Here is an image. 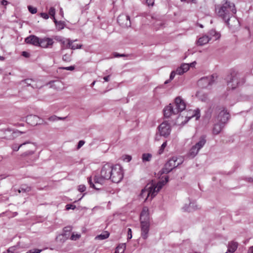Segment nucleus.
I'll use <instances>...</instances> for the list:
<instances>
[{
    "label": "nucleus",
    "instance_id": "obj_17",
    "mask_svg": "<svg viewBox=\"0 0 253 253\" xmlns=\"http://www.w3.org/2000/svg\"><path fill=\"white\" fill-rule=\"evenodd\" d=\"M40 121V118L36 115H30L26 117V122L32 126H36L42 124Z\"/></svg>",
    "mask_w": 253,
    "mask_h": 253
},
{
    "label": "nucleus",
    "instance_id": "obj_38",
    "mask_svg": "<svg viewBox=\"0 0 253 253\" xmlns=\"http://www.w3.org/2000/svg\"><path fill=\"white\" fill-rule=\"evenodd\" d=\"M59 42H61V43L64 45V48H66V46L68 44V42H71V40L70 39H60Z\"/></svg>",
    "mask_w": 253,
    "mask_h": 253
},
{
    "label": "nucleus",
    "instance_id": "obj_55",
    "mask_svg": "<svg viewBox=\"0 0 253 253\" xmlns=\"http://www.w3.org/2000/svg\"><path fill=\"white\" fill-rule=\"evenodd\" d=\"M15 249L16 247L15 246H13L9 248L7 250L9 252H10V253H13L15 250Z\"/></svg>",
    "mask_w": 253,
    "mask_h": 253
},
{
    "label": "nucleus",
    "instance_id": "obj_19",
    "mask_svg": "<svg viewBox=\"0 0 253 253\" xmlns=\"http://www.w3.org/2000/svg\"><path fill=\"white\" fill-rule=\"evenodd\" d=\"M40 39L35 35H30L25 39V42L35 46H39Z\"/></svg>",
    "mask_w": 253,
    "mask_h": 253
},
{
    "label": "nucleus",
    "instance_id": "obj_63",
    "mask_svg": "<svg viewBox=\"0 0 253 253\" xmlns=\"http://www.w3.org/2000/svg\"><path fill=\"white\" fill-rule=\"evenodd\" d=\"M60 14L61 15V16H63V10L62 8H60Z\"/></svg>",
    "mask_w": 253,
    "mask_h": 253
},
{
    "label": "nucleus",
    "instance_id": "obj_56",
    "mask_svg": "<svg viewBox=\"0 0 253 253\" xmlns=\"http://www.w3.org/2000/svg\"><path fill=\"white\" fill-rule=\"evenodd\" d=\"M22 55L23 56L25 57H29V53H28L26 51H23L22 53Z\"/></svg>",
    "mask_w": 253,
    "mask_h": 253
},
{
    "label": "nucleus",
    "instance_id": "obj_52",
    "mask_svg": "<svg viewBox=\"0 0 253 253\" xmlns=\"http://www.w3.org/2000/svg\"><path fill=\"white\" fill-rule=\"evenodd\" d=\"M40 15L44 19H47L49 18L48 14L46 13H41Z\"/></svg>",
    "mask_w": 253,
    "mask_h": 253
},
{
    "label": "nucleus",
    "instance_id": "obj_28",
    "mask_svg": "<svg viewBox=\"0 0 253 253\" xmlns=\"http://www.w3.org/2000/svg\"><path fill=\"white\" fill-rule=\"evenodd\" d=\"M238 244L236 242H232L230 243L228 246V252L229 253H234L237 249Z\"/></svg>",
    "mask_w": 253,
    "mask_h": 253
},
{
    "label": "nucleus",
    "instance_id": "obj_64",
    "mask_svg": "<svg viewBox=\"0 0 253 253\" xmlns=\"http://www.w3.org/2000/svg\"><path fill=\"white\" fill-rule=\"evenodd\" d=\"M4 60V57H3V56H0V60L3 61Z\"/></svg>",
    "mask_w": 253,
    "mask_h": 253
},
{
    "label": "nucleus",
    "instance_id": "obj_30",
    "mask_svg": "<svg viewBox=\"0 0 253 253\" xmlns=\"http://www.w3.org/2000/svg\"><path fill=\"white\" fill-rule=\"evenodd\" d=\"M109 236V233L107 231H104L100 235L95 237V239L102 240L108 238Z\"/></svg>",
    "mask_w": 253,
    "mask_h": 253
},
{
    "label": "nucleus",
    "instance_id": "obj_31",
    "mask_svg": "<svg viewBox=\"0 0 253 253\" xmlns=\"http://www.w3.org/2000/svg\"><path fill=\"white\" fill-rule=\"evenodd\" d=\"M152 158V155L149 153H145L142 155V160L143 162H149Z\"/></svg>",
    "mask_w": 253,
    "mask_h": 253
},
{
    "label": "nucleus",
    "instance_id": "obj_25",
    "mask_svg": "<svg viewBox=\"0 0 253 253\" xmlns=\"http://www.w3.org/2000/svg\"><path fill=\"white\" fill-rule=\"evenodd\" d=\"M210 41V38L207 35H204L200 38L197 41V44L198 45H203L209 42Z\"/></svg>",
    "mask_w": 253,
    "mask_h": 253
},
{
    "label": "nucleus",
    "instance_id": "obj_36",
    "mask_svg": "<svg viewBox=\"0 0 253 253\" xmlns=\"http://www.w3.org/2000/svg\"><path fill=\"white\" fill-rule=\"evenodd\" d=\"M33 82V81L30 79H27L25 80L22 81V83L25 84H27V85H31L33 87H34L33 85L32 84V83Z\"/></svg>",
    "mask_w": 253,
    "mask_h": 253
},
{
    "label": "nucleus",
    "instance_id": "obj_60",
    "mask_svg": "<svg viewBox=\"0 0 253 253\" xmlns=\"http://www.w3.org/2000/svg\"><path fill=\"white\" fill-rule=\"evenodd\" d=\"M181 0L182 1H186L187 2H195V0Z\"/></svg>",
    "mask_w": 253,
    "mask_h": 253
},
{
    "label": "nucleus",
    "instance_id": "obj_48",
    "mask_svg": "<svg viewBox=\"0 0 253 253\" xmlns=\"http://www.w3.org/2000/svg\"><path fill=\"white\" fill-rule=\"evenodd\" d=\"M41 252V250L33 249V250H31L29 251L26 253H40Z\"/></svg>",
    "mask_w": 253,
    "mask_h": 253
},
{
    "label": "nucleus",
    "instance_id": "obj_58",
    "mask_svg": "<svg viewBox=\"0 0 253 253\" xmlns=\"http://www.w3.org/2000/svg\"><path fill=\"white\" fill-rule=\"evenodd\" d=\"M109 79H110V75H108V76H105L103 78V79L104 80V81L105 82H108L109 81Z\"/></svg>",
    "mask_w": 253,
    "mask_h": 253
},
{
    "label": "nucleus",
    "instance_id": "obj_21",
    "mask_svg": "<svg viewBox=\"0 0 253 253\" xmlns=\"http://www.w3.org/2000/svg\"><path fill=\"white\" fill-rule=\"evenodd\" d=\"M23 132L22 131L16 130H12L10 129H8L5 131L6 137L7 139H13L19 134H22Z\"/></svg>",
    "mask_w": 253,
    "mask_h": 253
},
{
    "label": "nucleus",
    "instance_id": "obj_35",
    "mask_svg": "<svg viewBox=\"0 0 253 253\" xmlns=\"http://www.w3.org/2000/svg\"><path fill=\"white\" fill-rule=\"evenodd\" d=\"M196 117V120H198L200 117V110L199 109L195 110L193 111V114L191 117Z\"/></svg>",
    "mask_w": 253,
    "mask_h": 253
},
{
    "label": "nucleus",
    "instance_id": "obj_11",
    "mask_svg": "<svg viewBox=\"0 0 253 253\" xmlns=\"http://www.w3.org/2000/svg\"><path fill=\"white\" fill-rule=\"evenodd\" d=\"M117 21L123 27H129L131 26L130 17L127 15L122 14L119 15Z\"/></svg>",
    "mask_w": 253,
    "mask_h": 253
},
{
    "label": "nucleus",
    "instance_id": "obj_57",
    "mask_svg": "<svg viewBox=\"0 0 253 253\" xmlns=\"http://www.w3.org/2000/svg\"><path fill=\"white\" fill-rule=\"evenodd\" d=\"M196 64V62L195 61H194L192 63H191L190 64H189V68L191 67H193L195 66Z\"/></svg>",
    "mask_w": 253,
    "mask_h": 253
},
{
    "label": "nucleus",
    "instance_id": "obj_46",
    "mask_svg": "<svg viewBox=\"0 0 253 253\" xmlns=\"http://www.w3.org/2000/svg\"><path fill=\"white\" fill-rule=\"evenodd\" d=\"M86 189V187L84 185H80L78 187V190L81 192H84Z\"/></svg>",
    "mask_w": 253,
    "mask_h": 253
},
{
    "label": "nucleus",
    "instance_id": "obj_18",
    "mask_svg": "<svg viewBox=\"0 0 253 253\" xmlns=\"http://www.w3.org/2000/svg\"><path fill=\"white\" fill-rule=\"evenodd\" d=\"M199 209L195 201H190L188 205L185 204L182 208L184 211L192 212Z\"/></svg>",
    "mask_w": 253,
    "mask_h": 253
},
{
    "label": "nucleus",
    "instance_id": "obj_5",
    "mask_svg": "<svg viewBox=\"0 0 253 253\" xmlns=\"http://www.w3.org/2000/svg\"><path fill=\"white\" fill-rule=\"evenodd\" d=\"M207 142L206 136L202 135L199 138V139L195 145L192 146L191 149L189 150L188 153V157L190 158H194L199 153L200 149H201L204 145L206 144Z\"/></svg>",
    "mask_w": 253,
    "mask_h": 253
},
{
    "label": "nucleus",
    "instance_id": "obj_59",
    "mask_svg": "<svg viewBox=\"0 0 253 253\" xmlns=\"http://www.w3.org/2000/svg\"><path fill=\"white\" fill-rule=\"evenodd\" d=\"M1 4L3 5H6L7 4V1L6 0H2L1 1Z\"/></svg>",
    "mask_w": 253,
    "mask_h": 253
},
{
    "label": "nucleus",
    "instance_id": "obj_33",
    "mask_svg": "<svg viewBox=\"0 0 253 253\" xmlns=\"http://www.w3.org/2000/svg\"><path fill=\"white\" fill-rule=\"evenodd\" d=\"M126 249V244H122L121 245H119L116 248V250L117 251H119L121 252V253H124V251Z\"/></svg>",
    "mask_w": 253,
    "mask_h": 253
},
{
    "label": "nucleus",
    "instance_id": "obj_32",
    "mask_svg": "<svg viewBox=\"0 0 253 253\" xmlns=\"http://www.w3.org/2000/svg\"><path fill=\"white\" fill-rule=\"evenodd\" d=\"M53 21L56 25V27L59 30H61L64 28V24L62 22H61V21L58 22L56 19H54V20H53Z\"/></svg>",
    "mask_w": 253,
    "mask_h": 253
},
{
    "label": "nucleus",
    "instance_id": "obj_27",
    "mask_svg": "<svg viewBox=\"0 0 253 253\" xmlns=\"http://www.w3.org/2000/svg\"><path fill=\"white\" fill-rule=\"evenodd\" d=\"M196 95L202 101L206 102L208 100L207 95L201 91H198Z\"/></svg>",
    "mask_w": 253,
    "mask_h": 253
},
{
    "label": "nucleus",
    "instance_id": "obj_37",
    "mask_svg": "<svg viewBox=\"0 0 253 253\" xmlns=\"http://www.w3.org/2000/svg\"><path fill=\"white\" fill-rule=\"evenodd\" d=\"M63 61L66 62H69L71 60V55L70 54H64L62 57Z\"/></svg>",
    "mask_w": 253,
    "mask_h": 253
},
{
    "label": "nucleus",
    "instance_id": "obj_34",
    "mask_svg": "<svg viewBox=\"0 0 253 253\" xmlns=\"http://www.w3.org/2000/svg\"><path fill=\"white\" fill-rule=\"evenodd\" d=\"M48 14H49L51 17L53 18V20L55 19V9L54 7H51L49 8L48 11Z\"/></svg>",
    "mask_w": 253,
    "mask_h": 253
},
{
    "label": "nucleus",
    "instance_id": "obj_3",
    "mask_svg": "<svg viewBox=\"0 0 253 253\" xmlns=\"http://www.w3.org/2000/svg\"><path fill=\"white\" fill-rule=\"evenodd\" d=\"M227 85L229 88L233 89L238 85L242 84L245 82L243 76L239 73L233 71L227 78Z\"/></svg>",
    "mask_w": 253,
    "mask_h": 253
},
{
    "label": "nucleus",
    "instance_id": "obj_13",
    "mask_svg": "<svg viewBox=\"0 0 253 253\" xmlns=\"http://www.w3.org/2000/svg\"><path fill=\"white\" fill-rule=\"evenodd\" d=\"M53 43L54 41L53 39L49 38L44 37L43 38L40 39L39 46L44 48H51Z\"/></svg>",
    "mask_w": 253,
    "mask_h": 253
},
{
    "label": "nucleus",
    "instance_id": "obj_29",
    "mask_svg": "<svg viewBox=\"0 0 253 253\" xmlns=\"http://www.w3.org/2000/svg\"><path fill=\"white\" fill-rule=\"evenodd\" d=\"M31 187L28 186L27 185H21L20 188L18 189V191L19 193H26L29 192L31 191Z\"/></svg>",
    "mask_w": 253,
    "mask_h": 253
},
{
    "label": "nucleus",
    "instance_id": "obj_61",
    "mask_svg": "<svg viewBox=\"0 0 253 253\" xmlns=\"http://www.w3.org/2000/svg\"><path fill=\"white\" fill-rule=\"evenodd\" d=\"M249 253H253V246L250 248L249 250Z\"/></svg>",
    "mask_w": 253,
    "mask_h": 253
},
{
    "label": "nucleus",
    "instance_id": "obj_51",
    "mask_svg": "<svg viewBox=\"0 0 253 253\" xmlns=\"http://www.w3.org/2000/svg\"><path fill=\"white\" fill-rule=\"evenodd\" d=\"M84 143L85 142H84V140H80V141H79V142H78V146H77V149H79L80 148H81L84 145Z\"/></svg>",
    "mask_w": 253,
    "mask_h": 253
},
{
    "label": "nucleus",
    "instance_id": "obj_54",
    "mask_svg": "<svg viewBox=\"0 0 253 253\" xmlns=\"http://www.w3.org/2000/svg\"><path fill=\"white\" fill-rule=\"evenodd\" d=\"M154 3V2L153 0H146V3L148 6H153Z\"/></svg>",
    "mask_w": 253,
    "mask_h": 253
},
{
    "label": "nucleus",
    "instance_id": "obj_23",
    "mask_svg": "<svg viewBox=\"0 0 253 253\" xmlns=\"http://www.w3.org/2000/svg\"><path fill=\"white\" fill-rule=\"evenodd\" d=\"M189 69V64L187 63H182L181 64L180 66L178 67L176 70V74L179 75H181L183 74L184 73L186 72Z\"/></svg>",
    "mask_w": 253,
    "mask_h": 253
},
{
    "label": "nucleus",
    "instance_id": "obj_14",
    "mask_svg": "<svg viewBox=\"0 0 253 253\" xmlns=\"http://www.w3.org/2000/svg\"><path fill=\"white\" fill-rule=\"evenodd\" d=\"M150 228V222H141V236L145 240L148 237Z\"/></svg>",
    "mask_w": 253,
    "mask_h": 253
},
{
    "label": "nucleus",
    "instance_id": "obj_26",
    "mask_svg": "<svg viewBox=\"0 0 253 253\" xmlns=\"http://www.w3.org/2000/svg\"><path fill=\"white\" fill-rule=\"evenodd\" d=\"M76 41V40H75V41ZM74 42H75V41L71 40V42H68L66 46V48H70L75 50L76 49H79L82 48V44H74Z\"/></svg>",
    "mask_w": 253,
    "mask_h": 253
},
{
    "label": "nucleus",
    "instance_id": "obj_40",
    "mask_svg": "<svg viewBox=\"0 0 253 253\" xmlns=\"http://www.w3.org/2000/svg\"><path fill=\"white\" fill-rule=\"evenodd\" d=\"M167 141H165V142H164L162 144V145H161L160 149L159 150L158 153H159V154H161L162 153H163L165 148L167 146Z\"/></svg>",
    "mask_w": 253,
    "mask_h": 253
},
{
    "label": "nucleus",
    "instance_id": "obj_16",
    "mask_svg": "<svg viewBox=\"0 0 253 253\" xmlns=\"http://www.w3.org/2000/svg\"><path fill=\"white\" fill-rule=\"evenodd\" d=\"M173 106L172 104H169L164 109V115L165 117L169 118L172 115L178 114Z\"/></svg>",
    "mask_w": 253,
    "mask_h": 253
},
{
    "label": "nucleus",
    "instance_id": "obj_62",
    "mask_svg": "<svg viewBox=\"0 0 253 253\" xmlns=\"http://www.w3.org/2000/svg\"><path fill=\"white\" fill-rule=\"evenodd\" d=\"M70 230H71V229H70V227H67L65 228V231H70Z\"/></svg>",
    "mask_w": 253,
    "mask_h": 253
},
{
    "label": "nucleus",
    "instance_id": "obj_9",
    "mask_svg": "<svg viewBox=\"0 0 253 253\" xmlns=\"http://www.w3.org/2000/svg\"><path fill=\"white\" fill-rule=\"evenodd\" d=\"M158 130L161 136L167 137L170 134L171 127L167 122L164 121L158 126Z\"/></svg>",
    "mask_w": 253,
    "mask_h": 253
},
{
    "label": "nucleus",
    "instance_id": "obj_49",
    "mask_svg": "<svg viewBox=\"0 0 253 253\" xmlns=\"http://www.w3.org/2000/svg\"><path fill=\"white\" fill-rule=\"evenodd\" d=\"M61 68L66 70L73 71L75 69V67L74 66H71L69 67H62Z\"/></svg>",
    "mask_w": 253,
    "mask_h": 253
},
{
    "label": "nucleus",
    "instance_id": "obj_15",
    "mask_svg": "<svg viewBox=\"0 0 253 253\" xmlns=\"http://www.w3.org/2000/svg\"><path fill=\"white\" fill-rule=\"evenodd\" d=\"M229 118V114L225 109H223L219 113L217 117L218 122L223 123L225 125Z\"/></svg>",
    "mask_w": 253,
    "mask_h": 253
},
{
    "label": "nucleus",
    "instance_id": "obj_10",
    "mask_svg": "<svg viewBox=\"0 0 253 253\" xmlns=\"http://www.w3.org/2000/svg\"><path fill=\"white\" fill-rule=\"evenodd\" d=\"M172 105L175 110V111L177 114L184 110L186 108L185 101L180 96L175 98L174 103L172 104Z\"/></svg>",
    "mask_w": 253,
    "mask_h": 253
},
{
    "label": "nucleus",
    "instance_id": "obj_20",
    "mask_svg": "<svg viewBox=\"0 0 253 253\" xmlns=\"http://www.w3.org/2000/svg\"><path fill=\"white\" fill-rule=\"evenodd\" d=\"M140 219L141 222H150L149 210L147 207H145L143 208L140 214Z\"/></svg>",
    "mask_w": 253,
    "mask_h": 253
},
{
    "label": "nucleus",
    "instance_id": "obj_8",
    "mask_svg": "<svg viewBox=\"0 0 253 253\" xmlns=\"http://www.w3.org/2000/svg\"><path fill=\"white\" fill-rule=\"evenodd\" d=\"M22 149L25 151L22 154V157H27L33 155L37 149V146L35 143L26 141L20 144Z\"/></svg>",
    "mask_w": 253,
    "mask_h": 253
},
{
    "label": "nucleus",
    "instance_id": "obj_50",
    "mask_svg": "<svg viewBox=\"0 0 253 253\" xmlns=\"http://www.w3.org/2000/svg\"><path fill=\"white\" fill-rule=\"evenodd\" d=\"M132 238V231L130 228L127 230V239L129 240Z\"/></svg>",
    "mask_w": 253,
    "mask_h": 253
},
{
    "label": "nucleus",
    "instance_id": "obj_53",
    "mask_svg": "<svg viewBox=\"0 0 253 253\" xmlns=\"http://www.w3.org/2000/svg\"><path fill=\"white\" fill-rule=\"evenodd\" d=\"M176 74H177L176 72V70L172 71L170 73V77H169L170 80H172L174 78Z\"/></svg>",
    "mask_w": 253,
    "mask_h": 253
},
{
    "label": "nucleus",
    "instance_id": "obj_12",
    "mask_svg": "<svg viewBox=\"0 0 253 253\" xmlns=\"http://www.w3.org/2000/svg\"><path fill=\"white\" fill-rule=\"evenodd\" d=\"M213 82L212 76L204 77L201 78L198 82L199 86L202 88H205L211 85Z\"/></svg>",
    "mask_w": 253,
    "mask_h": 253
},
{
    "label": "nucleus",
    "instance_id": "obj_43",
    "mask_svg": "<svg viewBox=\"0 0 253 253\" xmlns=\"http://www.w3.org/2000/svg\"><path fill=\"white\" fill-rule=\"evenodd\" d=\"M48 120L50 122H56L59 120L58 117L53 115L48 118Z\"/></svg>",
    "mask_w": 253,
    "mask_h": 253
},
{
    "label": "nucleus",
    "instance_id": "obj_39",
    "mask_svg": "<svg viewBox=\"0 0 253 253\" xmlns=\"http://www.w3.org/2000/svg\"><path fill=\"white\" fill-rule=\"evenodd\" d=\"M28 10L30 13L32 14H35L37 12V8L33 7L31 5H29L28 6Z\"/></svg>",
    "mask_w": 253,
    "mask_h": 253
},
{
    "label": "nucleus",
    "instance_id": "obj_45",
    "mask_svg": "<svg viewBox=\"0 0 253 253\" xmlns=\"http://www.w3.org/2000/svg\"><path fill=\"white\" fill-rule=\"evenodd\" d=\"M76 208V206L72 204H68L66 206V209L69 210L70 209L74 210Z\"/></svg>",
    "mask_w": 253,
    "mask_h": 253
},
{
    "label": "nucleus",
    "instance_id": "obj_42",
    "mask_svg": "<svg viewBox=\"0 0 253 253\" xmlns=\"http://www.w3.org/2000/svg\"><path fill=\"white\" fill-rule=\"evenodd\" d=\"M87 181H88V183L90 185V186L92 188H93L95 189H98L99 188H96L94 185V184L93 183V182L92 181V179H91V177H88L87 178Z\"/></svg>",
    "mask_w": 253,
    "mask_h": 253
},
{
    "label": "nucleus",
    "instance_id": "obj_22",
    "mask_svg": "<svg viewBox=\"0 0 253 253\" xmlns=\"http://www.w3.org/2000/svg\"><path fill=\"white\" fill-rule=\"evenodd\" d=\"M225 125L219 122L214 125L212 128V133L214 135L218 134L224 127Z\"/></svg>",
    "mask_w": 253,
    "mask_h": 253
},
{
    "label": "nucleus",
    "instance_id": "obj_24",
    "mask_svg": "<svg viewBox=\"0 0 253 253\" xmlns=\"http://www.w3.org/2000/svg\"><path fill=\"white\" fill-rule=\"evenodd\" d=\"M209 37L210 38V41L211 39H213L214 41H216L219 39L220 38V34L219 33L216 32L215 30H211L209 33Z\"/></svg>",
    "mask_w": 253,
    "mask_h": 253
},
{
    "label": "nucleus",
    "instance_id": "obj_7",
    "mask_svg": "<svg viewBox=\"0 0 253 253\" xmlns=\"http://www.w3.org/2000/svg\"><path fill=\"white\" fill-rule=\"evenodd\" d=\"M181 163V161L177 162V158L176 157H172L166 163L164 168L161 170V173H168L169 172L173 169L180 165Z\"/></svg>",
    "mask_w": 253,
    "mask_h": 253
},
{
    "label": "nucleus",
    "instance_id": "obj_44",
    "mask_svg": "<svg viewBox=\"0 0 253 253\" xmlns=\"http://www.w3.org/2000/svg\"><path fill=\"white\" fill-rule=\"evenodd\" d=\"M12 148L13 151H17L19 150L20 148L22 149V146H20V144L19 145H18L17 144H14L12 146Z\"/></svg>",
    "mask_w": 253,
    "mask_h": 253
},
{
    "label": "nucleus",
    "instance_id": "obj_47",
    "mask_svg": "<svg viewBox=\"0 0 253 253\" xmlns=\"http://www.w3.org/2000/svg\"><path fill=\"white\" fill-rule=\"evenodd\" d=\"M113 55H114V57H126V56H127V55H126V54H120V53H117V52H114L113 53Z\"/></svg>",
    "mask_w": 253,
    "mask_h": 253
},
{
    "label": "nucleus",
    "instance_id": "obj_4",
    "mask_svg": "<svg viewBox=\"0 0 253 253\" xmlns=\"http://www.w3.org/2000/svg\"><path fill=\"white\" fill-rule=\"evenodd\" d=\"M112 165L106 164L104 165L100 171V176L95 175L93 178L95 183L102 184L103 180H109L111 177V171L113 168Z\"/></svg>",
    "mask_w": 253,
    "mask_h": 253
},
{
    "label": "nucleus",
    "instance_id": "obj_41",
    "mask_svg": "<svg viewBox=\"0 0 253 253\" xmlns=\"http://www.w3.org/2000/svg\"><path fill=\"white\" fill-rule=\"evenodd\" d=\"M80 237H81V235L80 234H72V235L71 236L70 239L72 240L76 241L78 239H79Z\"/></svg>",
    "mask_w": 253,
    "mask_h": 253
},
{
    "label": "nucleus",
    "instance_id": "obj_1",
    "mask_svg": "<svg viewBox=\"0 0 253 253\" xmlns=\"http://www.w3.org/2000/svg\"><path fill=\"white\" fill-rule=\"evenodd\" d=\"M215 11L218 16L224 20L226 25L230 27V19L237 12L235 4L226 1L222 5L216 6Z\"/></svg>",
    "mask_w": 253,
    "mask_h": 253
},
{
    "label": "nucleus",
    "instance_id": "obj_6",
    "mask_svg": "<svg viewBox=\"0 0 253 253\" xmlns=\"http://www.w3.org/2000/svg\"><path fill=\"white\" fill-rule=\"evenodd\" d=\"M111 180L113 182L119 183L124 177V172L122 167L119 165H115L113 166L112 170L111 171Z\"/></svg>",
    "mask_w": 253,
    "mask_h": 253
},
{
    "label": "nucleus",
    "instance_id": "obj_2",
    "mask_svg": "<svg viewBox=\"0 0 253 253\" xmlns=\"http://www.w3.org/2000/svg\"><path fill=\"white\" fill-rule=\"evenodd\" d=\"M168 181L169 177L167 176L165 177V180L160 181L157 183L152 181L151 183L147 184L145 188L141 190L140 196L143 198H145V201L150 197V200H151Z\"/></svg>",
    "mask_w": 253,
    "mask_h": 253
}]
</instances>
